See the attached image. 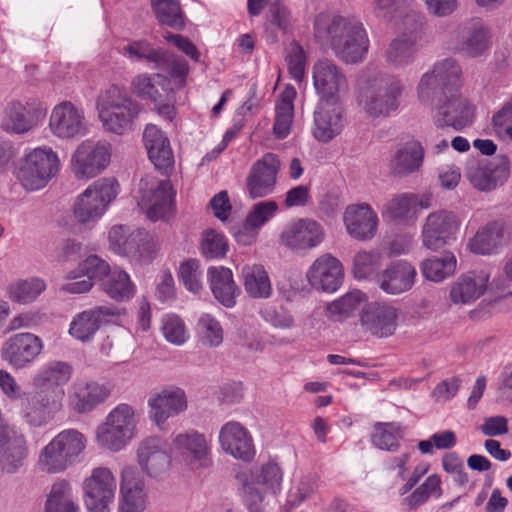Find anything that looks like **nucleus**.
I'll list each match as a JSON object with an SVG mask.
<instances>
[{
  "instance_id": "f257e3e1",
  "label": "nucleus",
  "mask_w": 512,
  "mask_h": 512,
  "mask_svg": "<svg viewBox=\"0 0 512 512\" xmlns=\"http://www.w3.org/2000/svg\"><path fill=\"white\" fill-rule=\"evenodd\" d=\"M461 75L458 62L445 58L436 62L419 81L418 97L436 110L433 119L437 128L452 127L460 131L473 123L474 109L460 93Z\"/></svg>"
},
{
  "instance_id": "f03ea898",
  "label": "nucleus",
  "mask_w": 512,
  "mask_h": 512,
  "mask_svg": "<svg viewBox=\"0 0 512 512\" xmlns=\"http://www.w3.org/2000/svg\"><path fill=\"white\" fill-rule=\"evenodd\" d=\"M314 36L329 45L335 56L346 63L361 62L369 49V38L363 23L356 19L334 16L329 21L316 20Z\"/></svg>"
},
{
  "instance_id": "7ed1b4c3",
  "label": "nucleus",
  "mask_w": 512,
  "mask_h": 512,
  "mask_svg": "<svg viewBox=\"0 0 512 512\" xmlns=\"http://www.w3.org/2000/svg\"><path fill=\"white\" fill-rule=\"evenodd\" d=\"M97 108L104 129L117 135L129 131L140 112V105L117 85L105 91L98 100Z\"/></svg>"
},
{
  "instance_id": "20e7f679",
  "label": "nucleus",
  "mask_w": 512,
  "mask_h": 512,
  "mask_svg": "<svg viewBox=\"0 0 512 512\" xmlns=\"http://www.w3.org/2000/svg\"><path fill=\"white\" fill-rule=\"evenodd\" d=\"M85 447L86 439L81 432L76 429H65L40 451L38 466L49 474L63 472L79 462Z\"/></svg>"
},
{
  "instance_id": "39448f33",
  "label": "nucleus",
  "mask_w": 512,
  "mask_h": 512,
  "mask_svg": "<svg viewBox=\"0 0 512 512\" xmlns=\"http://www.w3.org/2000/svg\"><path fill=\"white\" fill-rule=\"evenodd\" d=\"M403 90L404 85L398 77L379 76L361 88L359 103L373 118L389 117L398 111Z\"/></svg>"
},
{
  "instance_id": "423d86ee",
  "label": "nucleus",
  "mask_w": 512,
  "mask_h": 512,
  "mask_svg": "<svg viewBox=\"0 0 512 512\" xmlns=\"http://www.w3.org/2000/svg\"><path fill=\"white\" fill-rule=\"evenodd\" d=\"M118 194L119 183L115 178L94 181L77 197L73 210L75 218L82 224L96 222Z\"/></svg>"
},
{
  "instance_id": "0eeeda50",
  "label": "nucleus",
  "mask_w": 512,
  "mask_h": 512,
  "mask_svg": "<svg viewBox=\"0 0 512 512\" xmlns=\"http://www.w3.org/2000/svg\"><path fill=\"white\" fill-rule=\"evenodd\" d=\"M137 425L135 409L126 403L118 404L97 430L98 442L111 451H119L134 437Z\"/></svg>"
},
{
  "instance_id": "6e6552de",
  "label": "nucleus",
  "mask_w": 512,
  "mask_h": 512,
  "mask_svg": "<svg viewBox=\"0 0 512 512\" xmlns=\"http://www.w3.org/2000/svg\"><path fill=\"white\" fill-rule=\"evenodd\" d=\"M59 169V158L50 147H38L28 153L18 172V179L29 191L45 187Z\"/></svg>"
},
{
  "instance_id": "1a4fd4ad",
  "label": "nucleus",
  "mask_w": 512,
  "mask_h": 512,
  "mask_svg": "<svg viewBox=\"0 0 512 512\" xmlns=\"http://www.w3.org/2000/svg\"><path fill=\"white\" fill-rule=\"evenodd\" d=\"M124 314L125 309L113 305L95 306L74 316L69 333L81 342H89L102 326L119 324Z\"/></svg>"
},
{
  "instance_id": "9d476101",
  "label": "nucleus",
  "mask_w": 512,
  "mask_h": 512,
  "mask_svg": "<svg viewBox=\"0 0 512 512\" xmlns=\"http://www.w3.org/2000/svg\"><path fill=\"white\" fill-rule=\"evenodd\" d=\"M110 159L108 143L85 140L74 151L71 168L77 179H90L100 174L108 166Z\"/></svg>"
},
{
  "instance_id": "9b49d317",
  "label": "nucleus",
  "mask_w": 512,
  "mask_h": 512,
  "mask_svg": "<svg viewBox=\"0 0 512 512\" xmlns=\"http://www.w3.org/2000/svg\"><path fill=\"white\" fill-rule=\"evenodd\" d=\"M117 482L106 467L92 470L91 476L83 483L84 503L90 512H109L114 501Z\"/></svg>"
},
{
  "instance_id": "f8f14e48",
  "label": "nucleus",
  "mask_w": 512,
  "mask_h": 512,
  "mask_svg": "<svg viewBox=\"0 0 512 512\" xmlns=\"http://www.w3.org/2000/svg\"><path fill=\"white\" fill-rule=\"evenodd\" d=\"M313 85L319 101L340 102L348 88L342 69L332 60H318L312 67Z\"/></svg>"
},
{
  "instance_id": "ddd939ff",
  "label": "nucleus",
  "mask_w": 512,
  "mask_h": 512,
  "mask_svg": "<svg viewBox=\"0 0 512 512\" xmlns=\"http://www.w3.org/2000/svg\"><path fill=\"white\" fill-rule=\"evenodd\" d=\"M42 339L30 332H20L5 340L1 348V357L15 369L31 365L42 353Z\"/></svg>"
},
{
  "instance_id": "4468645a",
  "label": "nucleus",
  "mask_w": 512,
  "mask_h": 512,
  "mask_svg": "<svg viewBox=\"0 0 512 512\" xmlns=\"http://www.w3.org/2000/svg\"><path fill=\"white\" fill-rule=\"evenodd\" d=\"M324 230L320 223L310 218H300L289 222L280 234L283 245L296 252L316 248L324 240Z\"/></svg>"
},
{
  "instance_id": "2eb2a0df",
  "label": "nucleus",
  "mask_w": 512,
  "mask_h": 512,
  "mask_svg": "<svg viewBox=\"0 0 512 512\" xmlns=\"http://www.w3.org/2000/svg\"><path fill=\"white\" fill-rule=\"evenodd\" d=\"M471 184L481 191H491L503 185L510 175V160L505 155H499L492 160L471 164L466 171Z\"/></svg>"
},
{
  "instance_id": "dca6fc26",
  "label": "nucleus",
  "mask_w": 512,
  "mask_h": 512,
  "mask_svg": "<svg viewBox=\"0 0 512 512\" xmlns=\"http://www.w3.org/2000/svg\"><path fill=\"white\" fill-rule=\"evenodd\" d=\"M49 127L61 139H74L86 132L84 111L70 101H62L51 112Z\"/></svg>"
},
{
  "instance_id": "f3484780",
  "label": "nucleus",
  "mask_w": 512,
  "mask_h": 512,
  "mask_svg": "<svg viewBox=\"0 0 512 512\" xmlns=\"http://www.w3.org/2000/svg\"><path fill=\"white\" fill-rule=\"evenodd\" d=\"M490 34L481 19L462 22L454 35L453 49L468 57H478L490 47Z\"/></svg>"
},
{
  "instance_id": "a211bd4d",
  "label": "nucleus",
  "mask_w": 512,
  "mask_h": 512,
  "mask_svg": "<svg viewBox=\"0 0 512 512\" xmlns=\"http://www.w3.org/2000/svg\"><path fill=\"white\" fill-rule=\"evenodd\" d=\"M459 229L456 216L448 211L430 213L422 227L423 246L430 250H437L455 239Z\"/></svg>"
},
{
  "instance_id": "6ab92c4d",
  "label": "nucleus",
  "mask_w": 512,
  "mask_h": 512,
  "mask_svg": "<svg viewBox=\"0 0 512 512\" xmlns=\"http://www.w3.org/2000/svg\"><path fill=\"white\" fill-rule=\"evenodd\" d=\"M279 168L280 162L272 153H266L253 164L246 179L250 198H262L273 193Z\"/></svg>"
},
{
  "instance_id": "aec40b11",
  "label": "nucleus",
  "mask_w": 512,
  "mask_h": 512,
  "mask_svg": "<svg viewBox=\"0 0 512 512\" xmlns=\"http://www.w3.org/2000/svg\"><path fill=\"white\" fill-rule=\"evenodd\" d=\"M343 267L331 254L317 258L307 272L309 284L318 291L333 293L342 284Z\"/></svg>"
},
{
  "instance_id": "412c9836",
  "label": "nucleus",
  "mask_w": 512,
  "mask_h": 512,
  "mask_svg": "<svg viewBox=\"0 0 512 512\" xmlns=\"http://www.w3.org/2000/svg\"><path fill=\"white\" fill-rule=\"evenodd\" d=\"M343 127V108L340 102L319 101L314 110L313 136L326 143L339 135Z\"/></svg>"
},
{
  "instance_id": "4be33fe9",
  "label": "nucleus",
  "mask_w": 512,
  "mask_h": 512,
  "mask_svg": "<svg viewBox=\"0 0 512 512\" xmlns=\"http://www.w3.org/2000/svg\"><path fill=\"white\" fill-rule=\"evenodd\" d=\"M150 416L158 426L170 417H174L187 408V398L184 390L178 387L164 389L148 400Z\"/></svg>"
},
{
  "instance_id": "5701e85b",
  "label": "nucleus",
  "mask_w": 512,
  "mask_h": 512,
  "mask_svg": "<svg viewBox=\"0 0 512 512\" xmlns=\"http://www.w3.org/2000/svg\"><path fill=\"white\" fill-rule=\"evenodd\" d=\"M219 442L222 449L234 458L250 461L255 454L252 438L239 422L225 423L219 432Z\"/></svg>"
},
{
  "instance_id": "b1692460",
  "label": "nucleus",
  "mask_w": 512,
  "mask_h": 512,
  "mask_svg": "<svg viewBox=\"0 0 512 512\" xmlns=\"http://www.w3.org/2000/svg\"><path fill=\"white\" fill-rule=\"evenodd\" d=\"M45 112L44 105L36 100L27 102V106L18 101L11 102L6 108L2 128L11 133H26L34 126L33 117L44 116Z\"/></svg>"
},
{
  "instance_id": "393cba45",
  "label": "nucleus",
  "mask_w": 512,
  "mask_h": 512,
  "mask_svg": "<svg viewBox=\"0 0 512 512\" xmlns=\"http://www.w3.org/2000/svg\"><path fill=\"white\" fill-rule=\"evenodd\" d=\"M343 220L348 234L357 240L371 239L377 231L378 217L368 204L348 206Z\"/></svg>"
},
{
  "instance_id": "a878e982",
  "label": "nucleus",
  "mask_w": 512,
  "mask_h": 512,
  "mask_svg": "<svg viewBox=\"0 0 512 512\" xmlns=\"http://www.w3.org/2000/svg\"><path fill=\"white\" fill-rule=\"evenodd\" d=\"M143 142L149 160L156 169L167 172L174 164V154L170 140L165 133L154 124H148L143 132Z\"/></svg>"
},
{
  "instance_id": "bb28decb",
  "label": "nucleus",
  "mask_w": 512,
  "mask_h": 512,
  "mask_svg": "<svg viewBox=\"0 0 512 512\" xmlns=\"http://www.w3.org/2000/svg\"><path fill=\"white\" fill-rule=\"evenodd\" d=\"M137 455L141 468L152 477L166 470L170 464L167 444L158 436L147 437L141 441Z\"/></svg>"
},
{
  "instance_id": "cd10ccee",
  "label": "nucleus",
  "mask_w": 512,
  "mask_h": 512,
  "mask_svg": "<svg viewBox=\"0 0 512 512\" xmlns=\"http://www.w3.org/2000/svg\"><path fill=\"white\" fill-rule=\"evenodd\" d=\"M360 321L362 327L371 334L388 337L396 329L397 311L392 306L370 303L362 310Z\"/></svg>"
},
{
  "instance_id": "c85d7f7f",
  "label": "nucleus",
  "mask_w": 512,
  "mask_h": 512,
  "mask_svg": "<svg viewBox=\"0 0 512 512\" xmlns=\"http://www.w3.org/2000/svg\"><path fill=\"white\" fill-rule=\"evenodd\" d=\"M207 280L214 298L224 307L233 308L241 290L234 281L231 269L224 266H210Z\"/></svg>"
},
{
  "instance_id": "c756f323",
  "label": "nucleus",
  "mask_w": 512,
  "mask_h": 512,
  "mask_svg": "<svg viewBox=\"0 0 512 512\" xmlns=\"http://www.w3.org/2000/svg\"><path fill=\"white\" fill-rule=\"evenodd\" d=\"M112 385L109 383L87 382L75 384L71 395V406L80 414L94 410L110 396Z\"/></svg>"
},
{
  "instance_id": "7c9ffc66",
  "label": "nucleus",
  "mask_w": 512,
  "mask_h": 512,
  "mask_svg": "<svg viewBox=\"0 0 512 512\" xmlns=\"http://www.w3.org/2000/svg\"><path fill=\"white\" fill-rule=\"evenodd\" d=\"M416 274V269L409 262L393 261L380 276V288L393 295L406 292L412 288Z\"/></svg>"
},
{
  "instance_id": "2f4dec72",
  "label": "nucleus",
  "mask_w": 512,
  "mask_h": 512,
  "mask_svg": "<svg viewBox=\"0 0 512 512\" xmlns=\"http://www.w3.org/2000/svg\"><path fill=\"white\" fill-rule=\"evenodd\" d=\"M136 473V468L131 466L122 470L119 512H143L146 507L144 484L136 478Z\"/></svg>"
},
{
  "instance_id": "473e14b6",
  "label": "nucleus",
  "mask_w": 512,
  "mask_h": 512,
  "mask_svg": "<svg viewBox=\"0 0 512 512\" xmlns=\"http://www.w3.org/2000/svg\"><path fill=\"white\" fill-rule=\"evenodd\" d=\"M5 447L0 452V468L3 472L14 474L24 464L28 455L26 440L22 433L9 426L8 436L1 442Z\"/></svg>"
},
{
  "instance_id": "72a5a7b5",
  "label": "nucleus",
  "mask_w": 512,
  "mask_h": 512,
  "mask_svg": "<svg viewBox=\"0 0 512 512\" xmlns=\"http://www.w3.org/2000/svg\"><path fill=\"white\" fill-rule=\"evenodd\" d=\"M418 53L417 36L402 33L393 38L384 52V59L393 68H405L411 65Z\"/></svg>"
},
{
  "instance_id": "f704fd0d",
  "label": "nucleus",
  "mask_w": 512,
  "mask_h": 512,
  "mask_svg": "<svg viewBox=\"0 0 512 512\" xmlns=\"http://www.w3.org/2000/svg\"><path fill=\"white\" fill-rule=\"evenodd\" d=\"M488 280L489 274L483 270L468 272L461 276L451 288L452 302L467 304L478 299L487 289Z\"/></svg>"
},
{
  "instance_id": "c9c22d12",
  "label": "nucleus",
  "mask_w": 512,
  "mask_h": 512,
  "mask_svg": "<svg viewBox=\"0 0 512 512\" xmlns=\"http://www.w3.org/2000/svg\"><path fill=\"white\" fill-rule=\"evenodd\" d=\"M173 450L198 462L199 466L209 464V447L206 437L195 430L178 434L173 440Z\"/></svg>"
},
{
  "instance_id": "e433bc0d",
  "label": "nucleus",
  "mask_w": 512,
  "mask_h": 512,
  "mask_svg": "<svg viewBox=\"0 0 512 512\" xmlns=\"http://www.w3.org/2000/svg\"><path fill=\"white\" fill-rule=\"evenodd\" d=\"M424 147L418 140H412L399 148L391 159L394 174L407 176L420 169L424 161Z\"/></svg>"
},
{
  "instance_id": "4c0bfd02",
  "label": "nucleus",
  "mask_w": 512,
  "mask_h": 512,
  "mask_svg": "<svg viewBox=\"0 0 512 512\" xmlns=\"http://www.w3.org/2000/svg\"><path fill=\"white\" fill-rule=\"evenodd\" d=\"M143 202L147 207V217L151 221L165 218L172 210L174 192L168 180H162L157 187L143 196Z\"/></svg>"
},
{
  "instance_id": "58836bf2",
  "label": "nucleus",
  "mask_w": 512,
  "mask_h": 512,
  "mask_svg": "<svg viewBox=\"0 0 512 512\" xmlns=\"http://www.w3.org/2000/svg\"><path fill=\"white\" fill-rule=\"evenodd\" d=\"M277 210L278 204L273 200L260 201L254 204L243 224L245 232H239L236 235L237 240L244 244H250L254 235H247L246 233L256 234L263 225L274 217Z\"/></svg>"
},
{
  "instance_id": "ea45409f",
  "label": "nucleus",
  "mask_w": 512,
  "mask_h": 512,
  "mask_svg": "<svg viewBox=\"0 0 512 512\" xmlns=\"http://www.w3.org/2000/svg\"><path fill=\"white\" fill-rule=\"evenodd\" d=\"M73 373L70 364L64 361H50L43 365L32 378V385L64 389Z\"/></svg>"
},
{
  "instance_id": "a19ab883",
  "label": "nucleus",
  "mask_w": 512,
  "mask_h": 512,
  "mask_svg": "<svg viewBox=\"0 0 512 512\" xmlns=\"http://www.w3.org/2000/svg\"><path fill=\"white\" fill-rule=\"evenodd\" d=\"M241 278L246 293L255 299H265L271 295V282L262 265H245L241 269Z\"/></svg>"
},
{
  "instance_id": "79ce46f5",
  "label": "nucleus",
  "mask_w": 512,
  "mask_h": 512,
  "mask_svg": "<svg viewBox=\"0 0 512 512\" xmlns=\"http://www.w3.org/2000/svg\"><path fill=\"white\" fill-rule=\"evenodd\" d=\"M294 96V88L286 89L276 104L273 132L278 139H285L290 134L294 116Z\"/></svg>"
},
{
  "instance_id": "37998d69",
  "label": "nucleus",
  "mask_w": 512,
  "mask_h": 512,
  "mask_svg": "<svg viewBox=\"0 0 512 512\" xmlns=\"http://www.w3.org/2000/svg\"><path fill=\"white\" fill-rule=\"evenodd\" d=\"M101 287L111 299L116 301H127L134 296L136 291L129 275L118 268L112 269L101 283Z\"/></svg>"
},
{
  "instance_id": "c03bdc74",
  "label": "nucleus",
  "mask_w": 512,
  "mask_h": 512,
  "mask_svg": "<svg viewBox=\"0 0 512 512\" xmlns=\"http://www.w3.org/2000/svg\"><path fill=\"white\" fill-rule=\"evenodd\" d=\"M457 260L452 252H444L441 256H433L422 262L423 276L430 281L440 282L454 274Z\"/></svg>"
},
{
  "instance_id": "a18cd8bd",
  "label": "nucleus",
  "mask_w": 512,
  "mask_h": 512,
  "mask_svg": "<svg viewBox=\"0 0 512 512\" xmlns=\"http://www.w3.org/2000/svg\"><path fill=\"white\" fill-rule=\"evenodd\" d=\"M365 301L366 296L361 291L348 292L327 305V315L331 320L341 322L352 316Z\"/></svg>"
},
{
  "instance_id": "49530a36",
  "label": "nucleus",
  "mask_w": 512,
  "mask_h": 512,
  "mask_svg": "<svg viewBox=\"0 0 512 512\" xmlns=\"http://www.w3.org/2000/svg\"><path fill=\"white\" fill-rule=\"evenodd\" d=\"M78 510L70 484L65 480L54 483L45 504V512H78Z\"/></svg>"
},
{
  "instance_id": "de8ad7c7",
  "label": "nucleus",
  "mask_w": 512,
  "mask_h": 512,
  "mask_svg": "<svg viewBox=\"0 0 512 512\" xmlns=\"http://www.w3.org/2000/svg\"><path fill=\"white\" fill-rule=\"evenodd\" d=\"M20 400V415L31 427H41L54 418V414L43 407L32 394L25 393Z\"/></svg>"
},
{
  "instance_id": "09e8293b",
  "label": "nucleus",
  "mask_w": 512,
  "mask_h": 512,
  "mask_svg": "<svg viewBox=\"0 0 512 512\" xmlns=\"http://www.w3.org/2000/svg\"><path fill=\"white\" fill-rule=\"evenodd\" d=\"M161 82H167L160 74L150 76L148 74H140L133 78L131 82V89L135 95L141 99H149L153 103H159L163 100V97L167 95L166 90L162 87L160 91L157 84L161 85Z\"/></svg>"
},
{
  "instance_id": "8fccbe9b",
  "label": "nucleus",
  "mask_w": 512,
  "mask_h": 512,
  "mask_svg": "<svg viewBox=\"0 0 512 512\" xmlns=\"http://www.w3.org/2000/svg\"><path fill=\"white\" fill-rule=\"evenodd\" d=\"M441 494V479L437 474H432L412 494L402 500V505L406 511H413L426 503L432 495L440 497Z\"/></svg>"
},
{
  "instance_id": "3c124183",
  "label": "nucleus",
  "mask_w": 512,
  "mask_h": 512,
  "mask_svg": "<svg viewBox=\"0 0 512 512\" xmlns=\"http://www.w3.org/2000/svg\"><path fill=\"white\" fill-rule=\"evenodd\" d=\"M501 238V226L497 222H491L476 233L469 246L476 254H491L500 244Z\"/></svg>"
},
{
  "instance_id": "603ef678",
  "label": "nucleus",
  "mask_w": 512,
  "mask_h": 512,
  "mask_svg": "<svg viewBox=\"0 0 512 512\" xmlns=\"http://www.w3.org/2000/svg\"><path fill=\"white\" fill-rule=\"evenodd\" d=\"M156 18L162 25L175 30L184 28V20L178 0H151Z\"/></svg>"
},
{
  "instance_id": "864d4df0",
  "label": "nucleus",
  "mask_w": 512,
  "mask_h": 512,
  "mask_svg": "<svg viewBox=\"0 0 512 512\" xmlns=\"http://www.w3.org/2000/svg\"><path fill=\"white\" fill-rule=\"evenodd\" d=\"M112 271L109 264L97 255H90L82 261L76 271H71L67 275L69 279H77L86 276L91 282L98 280L101 283Z\"/></svg>"
},
{
  "instance_id": "5fc2aeb1",
  "label": "nucleus",
  "mask_w": 512,
  "mask_h": 512,
  "mask_svg": "<svg viewBox=\"0 0 512 512\" xmlns=\"http://www.w3.org/2000/svg\"><path fill=\"white\" fill-rule=\"evenodd\" d=\"M283 471L278 463L268 461L252 475V481L263 486L265 492L276 494L281 489Z\"/></svg>"
},
{
  "instance_id": "6e6d98bb",
  "label": "nucleus",
  "mask_w": 512,
  "mask_h": 512,
  "mask_svg": "<svg viewBox=\"0 0 512 512\" xmlns=\"http://www.w3.org/2000/svg\"><path fill=\"white\" fill-rule=\"evenodd\" d=\"M200 342L208 347H218L223 342V329L217 319L210 314H202L197 322Z\"/></svg>"
},
{
  "instance_id": "4d7b16f0",
  "label": "nucleus",
  "mask_w": 512,
  "mask_h": 512,
  "mask_svg": "<svg viewBox=\"0 0 512 512\" xmlns=\"http://www.w3.org/2000/svg\"><path fill=\"white\" fill-rule=\"evenodd\" d=\"M228 248V241L223 234L213 229L202 233L200 249L206 259H222L226 256Z\"/></svg>"
},
{
  "instance_id": "13d9d810",
  "label": "nucleus",
  "mask_w": 512,
  "mask_h": 512,
  "mask_svg": "<svg viewBox=\"0 0 512 512\" xmlns=\"http://www.w3.org/2000/svg\"><path fill=\"white\" fill-rule=\"evenodd\" d=\"M163 50L154 48L147 40H136L123 47V55L131 60L146 61L155 68L161 60Z\"/></svg>"
},
{
  "instance_id": "bf43d9fd",
  "label": "nucleus",
  "mask_w": 512,
  "mask_h": 512,
  "mask_svg": "<svg viewBox=\"0 0 512 512\" xmlns=\"http://www.w3.org/2000/svg\"><path fill=\"white\" fill-rule=\"evenodd\" d=\"M46 288L45 282L40 278L21 280L10 288L12 301L27 304L34 301Z\"/></svg>"
},
{
  "instance_id": "052dcab7",
  "label": "nucleus",
  "mask_w": 512,
  "mask_h": 512,
  "mask_svg": "<svg viewBox=\"0 0 512 512\" xmlns=\"http://www.w3.org/2000/svg\"><path fill=\"white\" fill-rule=\"evenodd\" d=\"M381 254L377 250L360 251L354 257L353 272L357 279L374 275L380 268Z\"/></svg>"
},
{
  "instance_id": "680f3d73",
  "label": "nucleus",
  "mask_w": 512,
  "mask_h": 512,
  "mask_svg": "<svg viewBox=\"0 0 512 512\" xmlns=\"http://www.w3.org/2000/svg\"><path fill=\"white\" fill-rule=\"evenodd\" d=\"M416 205V195L409 193L399 194L387 202L384 215L394 221H403L408 218L412 207Z\"/></svg>"
},
{
  "instance_id": "e2e57ef3",
  "label": "nucleus",
  "mask_w": 512,
  "mask_h": 512,
  "mask_svg": "<svg viewBox=\"0 0 512 512\" xmlns=\"http://www.w3.org/2000/svg\"><path fill=\"white\" fill-rule=\"evenodd\" d=\"M202 276L199 262L195 259L187 260L179 267V278L191 293L198 294L203 289Z\"/></svg>"
},
{
  "instance_id": "0e129e2a",
  "label": "nucleus",
  "mask_w": 512,
  "mask_h": 512,
  "mask_svg": "<svg viewBox=\"0 0 512 512\" xmlns=\"http://www.w3.org/2000/svg\"><path fill=\"white\" fill-rule=\"evenodd\" d=\"M34 393H31L37 398L40 404L50 410L54 415L60 412L63 408V400L65 397L64 389L50 388L40 385H32Z\"/></svg>"
},
{
  "instance_id": "69168bd1",
  "label": "nucleus",
  "mask_w": 512,
  "mask_h": 512,
  "mask_svg": "<svg viewBox=\"0 0 512 512\" xmlns=\"http://www.w3.org/2000/svg\"><path fill=\"white\" fill-rule=\"evenodd\" d=\"M108 238L112 250L120 255H128L136 251L134 238L129 234V229L123 225L113 226Z\"/></svg>"
},
{
  "instance_id": "338daca9",
  "label": "nucleus",
  "mask_w": 512,
  "mask_h": 512,
  "mask_svg": "<svg viewBox=\"0 0 512 512\" xmlns=\"http://www.w3.org/2000/svg\"><path fill=\"white\" fill-rule=\"evenodd\" d=\"M161 329L164 338L174 345H182L188 338L184 322L175 314L163 317Z\"/></svg>"
},
{
  "instance_id": "774afa93",
  "label": "nucleus",
  "mask_w": 512,
  "mask_h": 512,
  "mask_svg": "<svg viewBox=\"0 0 512 512\" xmlns=\"http://www.w3.org/2000/svg\"><path fill=\"white\" fill-rule=\"evenodd\" d=\"M285 60L292 78L301 81L305 74L306 54L299 42L294 40L290 43Z\"/></svg>"
}]
</instances>
